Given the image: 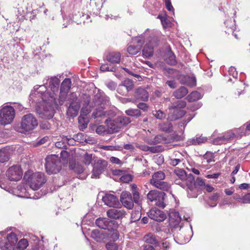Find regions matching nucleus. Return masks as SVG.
Instances as JSON below:
<instances>
[{
	"label": "nucleus",
	"mask_w": 250,
	"mask_h": 250,
	"mask_svg": "<svg viewBox=\"0 0 250 250\" xmlns=\"http://www.w3.org/2000/svg\"><path fill=\"white\" fill-rule=\"evenodd\" d=\"M43 84L37 85L30 95V100L39 104L40 108H43L40 114L43 118L50 119L54 115L52 107L53 104H56V93L58 92L59 79L56 77L48 78L43 80Z\"/></svg>",
	"instance_id": "nucleus-1"
},
{
	"label": "nucleus",
	"mask_w": 250,
	"mask_h": 250,
	"mask_svg": "<svg viewBox=\"0 0 250 250\" xmlns=\"http://www.w3.org/2000/svg\"><path fill=\"white\" fill-rule=\"evenodd\" d=\"M18 241L17 235L11 232L6 236V232H0V249L3 250H23L28 245L27 239H22L16 245Z\"/></svg>",
	"instance_id": "nucleus-2"
},
{
	"label": "nucleus",
	"mask_w": 250,
	"mask_h": 250,
	"mask_svg": "<svg viewBox=\"0 0 250 250\" xmlns=\"http://www.w3.org/2000/svg\"><path fill=\"white\" fill-rule=\"evenodd\" d=\"M174 182L177 185H181V182H185L188 187V195L189 197H197V189L195 187L194 177L191 174H187L183 169L176 168L174 170Z\"/></svg>",
	"instance_id": "nucleus-3"
},
{
	"label": "nucleus",
	"mask_w": 250,
	"mask_h": 250,
	"mask_svg": "<svg viewBox=\"0 0 250 250\" xmlns=\"http://www.w3.org/2000/svg\"><path fill=\"white\" fill-rule=\"evenodd\" d=\"M38 125L36 118L31 113L24 115L21 121V132L25 133L34 129Z\"/></svg>",
	"instance_id": "nucleus-4"
},
{
	"label": "nucleus",
	"mask_w": 250,
	"mask_h": 250,
	"mask_svg": "<svg viewBox=\"0 0 250 250\" xmlns=\"http://www.w3.org/2000/svg\"><path fill=\"white\" fill-rule=\"evenodd\" d=\"M45 168L48 174H56L61 169L60 160L56 155L48 156L45 159Z\"/></svg>",
	"instance_id": "nucleus-5"
},
{
	"label": "nucleus",
	"mask_w": 250,
	"mask_h": 250,
	"mask_svg": "<svg viewBox=\"0 0 250 250\" xmlns=\"http://www.w3.org/2000/svg\"><path fill=\"white\" fill-rule=\"evenodd\" d=\"M165 178V173L161 171L155 172L150 180V183L157 188L168 191L170 188V186L167 183L163 181Z\"/></svg>",
	"instance_id": "nucleus-6"
},
{
	"label": "nucleus",
	"mask_w": 250,
	"mask_h": 250,
	"mask_svg": "<svg viewBox=\"0 0 250 250\" xmlns=\"http://www.w3.org/2000/svg\"><path fill=\"white\" fill-rule=\"evenodd\" d=\"M15 116V110L10 105H5L0 109V124L7 125L10 124Z\"/></svg>",
	"instance_id": "nucleus-7"
},
{
	"label": "nucleus",
	"mask_w": 250,
	"mask_h": 250,
	"mask_svg": "<svg viewBox=\"0 0 250 250\" xmlns=\"http://www.w3.org/2000/svg\"><path fill=\"white\" fill-rule=\"evenodd\" d=\"M28 182L30 188L32 190H37L46 182V178L43 173L36 172L31 174Z\"/></svg>",
	"instance_id": "nucleus-8"
},
{
	"label": "nucleus",
	"mask_w": 250,
	"mask_h": 250,
	"mask_svg": "<svg viewBox=\"0 0 250 250\" xmlns=\"http://www.w3.org/2000/svg\"><path fill=\"white\" fill-rule=\"evenodd\" d=\"M166 194L163 192L156 190H150L147 194V199L151 202H154L155 205L160 208H164L165 196Z\"/></svg>",
	"instance_id": "nucleus-9"
},
{
	"label": "nucleus",
	"mask_w": 250,
	"mask_h": 250,
	"mask_svg": "<svg viewBox=\"0 0 250 250\" xmlns=\"http://www.w3.org/2000/svg\"><path fill=\"white\" fill-rule=\"evenodd\" d=\"M69 100L70 105L68 107L67 115L69 117H74L77 115L80 107L76 94L72 93L70 95Z\"/></svg>",
	"instance_id": "nucleus-10"
},
{
	"label": "nucleus",
	"mask_w": 250,
	"mask_h": 250,
	"mask_svg": "<svg viewBox=\"0 0 250 250\" xmlns=\"http://www.w3.org/2000/svg\"><path fill=\"white\" fill-rule=\"evenodd\" d=\"M7 178L11 181H18L22 176V171L21 167L18 165L10 167L6 172Z\"/></svg>",
	"instance_id": "nucleus-11"
},
{
	"label": "nucleus",
	"mask_w": 250,
	"mask_h": 250,
	"mask_svg": "<svg viewBox=\"0 0 250 250\" xmlns=\"http://www.w3.org/2000/svg\"><path fill=\"white\" fill-rule=\"evenodd\" d=\"M244 130V128L240 127L235 129L233 131H229L226 132L222 136L218 137L214 141V143L216 144H221L226 141H228L233 139L234 137H241L240 136L241 134L240 131Z\"/></svg>",
	"instance_id": "nucleus-12"
},
{
	"label": "nucleus",
	"mask_w": 250,
	"mask_h": 250,
	"mask_svg": "<svg viewBox=\"0 0 250 250\" xmlns=\"http://www.w3.org/2000/svg\"><path fill=\"white\" fill-rule=\"evenodd\" d=\"M144 42V39L143 36L135 37L131 44L128 46L127 49V52L131 55L137 54L141 50Z\"/></svg>",
	"instance_id": "nucleus-13"
},
{
	"label": "nucleus",
	"mask_w": 250,
	"mask_h": 250,
	"mask_svg": "<svg viewBox=\"0 0 250 250\" xmlns=\"http://www.w3.org/2000/svg\"><path fill=\"white\" fill-rule=\"evenodd\" d=\"M120 201L122 205L128 209H132L134 206V201L131 193L126 191L122 192L120 195Z\"/></svg>",
	"instance_id": "nucleus-14"
},
{
	"label": "nucleus",
	"mask_w": 250,
	"mask_h": 250,
	"mask_svg": "<svg viewBox=\"0 0 250 250\" xmlns=\"http://www.w3.org/2000/svg\"><path fill=\"white\" fill-rule=\"evenodd\" d=\"M107 166V163L104 160H99L95 164L93 172L91 175L92 178H97L104 170Z\"/></svg>",
	"instance_id": "nucleus-15"
},
{
	"label": "nucleus",
	"mask_w": 250,
	"mask_h": 250,
	"mask_svg": "<svg viewBox=\"0 0 250 250\" xmlns=\"http://www.w3.org/2000/svg\"><path fill=\"white\" fill-rule=\"evenodd\" d=\"M148 216L150 219L158 222H162L167 218L166 214L163 211L155 208L149 210Z\"/></svg>",
	"instance_id": "nucleus-16"
},
{
	"label": "nucleus",
	"mask_w": 250,
	"mask_h": 250,
	"mask_svg": "<svg viewBox=\"0 0 250 250\" xmlns=\"http://www.w3.org/2000/svg\"><path fill=\"white\" fill-rule=\"evenodd\" d=\"M102 200L105 205L109 207L117 208L120 205L117 197L112 194L106 193Z\"/></svg>",
	"instance_id": "nucleus-17"
},
{
	"label": "nucleus",
	"mask_w": 250,
	"mask_h": 250,
	"mask_svg": "<svg viewBox=\"0 0 250 250\" xmlns=\"http://www.w3.org/2000/svg\"><path fill=\"white\" fill-rule=\"evenodd\" d=\"M157 45L156 40L154 38L151 39L145 44L143 49V54L145 57H149L153 54V48Z\"/></svg>",
	"instance_id": "nucleus-18"
},
{
	"label": "nucleus",
	"mask_w": 250,
	"mask_h": 250,
	"mask_svg": "<svg viewBox=\"0 0 250 250\" xmlns=\"http://www.w3.org/2000/svg\"><path fill=\"white\" fill-rule=\"evenodd\" d=\"M107 126V133L112 134L118 132L121 128V125L119 124L117 120H111L107 119L105 121Z\"/></svg>",
	"instance_id": "nucleus-19"
},
{
	"label": "nucleus",
	"mask_w": 250,
	"mask_h": 250,
	"mask_svg": "<svg viewBox=\"0 0 250 250\" xmlns=\"http://www.w3.org/2000/svg\"><path fill=\"white\" fill-rule=\"evenodd\" d=\"M181 221V217L178 212H171L169 214V225L171 227L176 229L179 227L180 223ZM181 228H180V229Z\"/></svg>",
	"instance_id": "nucleus-20"
},
{
	"label": "nucleus",
	"mask_w": 250,
	"mask_h": 250,
	"mask_svg": "<svg viewBox=\"0 0 250 250\" xmlns=\"http://www.w3.org/2000/svg\"><path fill=\"white\" fill-rule=\"evenodd\" d=\"M114 221H109L106 218H100L96 220V225L100 228L106 230L108 229L112 225H114Z\"/></svg>",
	"instance_id": "nucleus-21"
},
{
	"label": "nucleus",
	"mask_w": 250,
	"mask_h": 250,
	"mask_svg": "<svg viewBox=\"0 0 250 250\" xmlns=\"http://www.w3.org/2000/svg\"><path fill=\"white\" fill-rule=\"evenodd\" d=\"M126 212L124 210L111 208L106 211L107 216L110 218L119 219L124 217Z\"/></svg>",
	"instance_id": "nucleus-22"
},
{
	"label": "nucleus",
	"mask_w": 250,
	"mask_h": 250,
	"mask_svg": "<svg viewBox=\"0 0 250 250\" xmlns=\"http://www.w3.org/2000/svg\"><path fill=\"white\" fill-rule=\"evenodd\" d=\"M91 105L89 104H87L84 106H83L81 111V115L78 118L79 122L81 124L82 123V121H83L84 123L81 125V128L82 129H84L87 127V121H85L84 119L83 116H85L89 112L91 111Z\"/></svg>",
	"instance_id": "nucleus-23"
},
{
	"label": "nucleus",
	"mask_w": 250,
	"mask_h": 250,
	"mask_svg": "<svg viewBox=\"0 0 250 250\" xmlns=\"http://www.w3.org/2000/svg\"><path fill=\"white\" fill-rule=\"evenodd\" d=\"M16 190L17 196L19 197L26 198H34L31 196V194L30 193L32 190L30 188L27 189L24 185L18 186Z\"/></svg>",
	"instance_id": "nucleus-24"
},
{
	"label": "nucleus",
	"mask_w": 250,
	"mask_h": 250,
	"mask_svg": "<svg viewBox=\"0 0 250 250\" xmlns=\"http://www.w3.org/2000/svg\"><path fill=\"white\" fill-rule=\"evenodd\" d=\"M97 99H98V96H96L94 99V100L95 101L94 102V104L95 106H98L96 108L95 110L92 113V116L94 118H96L105 115V113L104 111V107L101 105L102 104V102L101 100L97 101Z\"/></svg>",
	"instance_id": "nucleus-25"
},
{
	"label": "nucleus",
	"mask_w": 250,
	"mask_h": 250,
	"mask_svg": "<svg viewBox=\"0 0 250 250\" xmlns=\"http://www.w3.org/2000/svg\"><path fill=\"white\" fill-rule=\"evenodd\" d=\"M91 236L97 242H104L106 241L105 230H93L91 232Z\"/></svg>",
	"instance_id": "nucleus-26"
},
{
	"label": "nucleus",
	"mask_w": 250,
	"mask_h": 250,
	"mask_svg": "<svg viewBox=\"0 0 250 250\" xmlns=\"http://www.w3.org/2000/svg\"><path fill=\"white\" fill-rule=\"evenodd\" d=\"M106 241L109 240L110 241H115L119 238V234L118 231L114 229L111 227L105 230Z\"/></svg>",
	"instance_id": "nucleus-27"
},
{
	"label": "nucleus",
	"mask_w": 250,
	"mask_h": 250,
	"mask_svg": "<svg viewBox=\"0 0 250 250\" xmlns=\"http://www.w3.org/2000/svg\"><path fill=\"white\" fill-rule=\"evenodd\" d=\"M133 87V82L129 80L126 79L124 81L123 84L119 85L117 91L119 93L124 95V93L120 92L121 89H125L126 91H128L132 89Z\"/></svg>",
	"instance_id": "nucleus-28"
},
{
	"label": "nucleus",
	"mask_w": 250,
	"mask_h": 250,
	"mask_svg": "<svg viewBox=\"0 0 250 250\" xmlns=\"http://www.w3.org/2000/svg\"><path fill=\"white\" fill-rule=\"evenodd\" d=\"M135 96L139 100L146 101L148 99V94L145 89L139 87L136 90Z\"/></svg>",
	"instance_id": "nucleus-29"
},
{
	"label": "nucleus",
	"mask_w": 250,
	"mask_h": 250,
	"mask_svg": "<svg viewBox=\"0 0 250 250\" xmlns=\"http://www.w3.org/2000/svg\"><path fill=\"white\" fill-rule=\"evenodd\" d=\"M131 191L133 196V201L136 203H139L140 198L139 189L136 185L133 184L130 185Z\"/></svg>",
	"instance_id": "nucleus-30"
},
{
	"label": "nucleus",
	"mask_w": 250,
	"mask_h": 250,
	"mask_svg": "<svg viewBox=\"0 0 250 250\" xmlns=\"http://www.w3.org/2000/svg\"><path fill=\"white\" fill-rule=\"evenodd\" d=\"M106 59L111 63H119L121 60V55L118 52H112L107 56Z\"/></svg>",
	"instance_id": "nucleus-31"
},
{
	"label": "nucleus",
	"mask_w": 250,
	"mask_h": 250,
	"mask_svg": "<svg viewBox=\"0 0 250 250\" xmlns=\"http://www.w3.org/2000/svg\"><path fill=\"white\" fill-rule=\"evenodd\" d=\"M207 141V138L205 137H203L202 136H196L194 138H192L189 141H188V143L190 145H199L202 144L203 143H205Z\"/></svg>",
	"instance_id": "nucleus-32"
},
{
	"label": "nucleus",
	"mask_w": 250,
	"mask_h": 250,
	"mask_svg": "<svg viewBox=\"0 0 250 250\" xmlns=\"http://www.w3.org/2000/svg\"><path fill=\"white\" fill-rule=\"evenodd\" d=\"M188 93V89L186 87L182 86L174 92L173 95L177 99H181L186 96Z\"/></svg>",
	"instance_id": "nucleus-33"
},
{
	"label": "nucleus",
	"mask_w": 250,
	"mask_h": 250,
	"mask_svg": "<svg viewBox=\"0 0 250 250\" xmlns=\"http://www.w3.org/2000/svg\"><path fill=\"white\" fill-rule=\"evenodd\" d=\"M82 133H78L76 135H74L73 138H71L68 136H64L63 139L64 141H68L69 142H68V144L69 145H73L75 141H77L78 142H81L82 141L81 138L83 137Z\"/></svg>",
	"instance_id": "nucleus-34"
},
{
	"label": "nucleus",
	"mask_w": 250,
	"mask_h": 250,
	"mask_svg": "<svg viewBox=\"0 0 250 250\" xmlns=\"http://www.w3.org/2000/svg\"><path fill=\"white\" fill-rule=\"evenodd\" d=\"M186 105V103L185 101L183 100L177 101L172 104L171 106L169 107V110L174 109V111H177L178 108H184Z\"/></svg>",
	"instance_id": "nucleus-35"
},
{
	"label": "nucleus",
	"mask_w": 250,
	"mask_h": 250,
	"mask_svg": "<svg viewBox=\"0 0 250 250\" xmlns=\"http://www.w3.org/2000/svg\"><path fill=\"white\" fill-rule=\"evenodd\" d=\"M9 152L7 148H3L0 150V162L3 163L9 159Z\"/></svg>",
	"instance_id": "nucleus-36"
},
{
	"label": "nucleus",
	"mask_w": 250,
	"mask_h": 250,
	"mask_svg": "<svg viewBox=\"0 0 250 250\" xmlns=\"http://www.w3.org/2000/svg\"><path fill=\"white\" fill-rule=\"evenodd\" d=\"M144 241L147 243L146 245H156L157 243V240L152 234L146 235L144 237Z\"/></svg>",
	"instance_id": "nucleus-37"
},
{
	"label": "nucleus",
	"mask_w": 250,
	"mask_h": 250,
	"mask_svg": "<svg viewBox=\"0 0 250 250\" xmlns=\"http://www.w3.org/2000/svg\"><path fill=\"white\" fill-rule=\"evenodd\" d=\"M201 98V94L198 91L191 92L187 97L188 101L190 102H193L200 99Z\"/></svg>",
	"instance_id": "nucleus-38"
},
{
	"label": "nucleus",
	"mask_w": 250,
	"mask_h": 250,
	"mask_svg": "<svg viewBox=\"0 0 250 250\" xmlns=\"http://www.w3.org/2000/svg\"><path fill=\"white\" fill-rule=\"evenodd\" d=\"M71 86V81L70 79H65L62 83L61 89L69 91Z\"/></svg>",
	"instance_id": "nucleus-39"
},
{
	"label": "nucleus",
	"mask_w": 250,
	"mask_h": 250,
	"mask_svg": "<svg viewBox=\"0 0 250 250\" xmlns=\"http://www.w3.org/2000/svg\"><path fill=\"white\" fill-rule=\"evenodd\" d=\"M116 119L117 120V122L119 123V124L121 125V128L123 125H127L130 122V120L129 118L126 117H119Z\"/></svg>",
	"instance_id": "nucleus-40"
},
{
	"label": "nucleus",
	"mask_w": 250,
	"mask_h": 250,
	"mask_svg": "<svg viewBox=\"0 0 250 250\" xmlns=\"http://www.w3.org/2000/svg\"><path fill=\"white\" fill-rule=\"evenodd\" d=\"M68 91L64 90H60V93L59 95V103L60 104H62L64 101L65 100L66 96L67 95Z\"/></svg>",
	"instance_id": "nucleus-41"
},
{
	"label": "nucleus",
	"mask_w": 250,
	"mask_h": 250,
	"mask_svg": "<svg viewBox=\"0 0 250 250\" xmlns=\"http://www.w3.org/2000/svg\"><path fill=\"white\" fill-rule=\"evenodd\" d=\"M127 115L131 116L139 117L141 115L140 111L137 109H129L125 111Z\"/></svg>",
	"instance_id": "nucleus-42"
},
{
	"label": "nucleus",
	"mask_w": 250,
	"mask_h": 250,
	"mask_svg": "<svg viewBox=\"0 0 250 250\" xmlns=\"http://www.w3.org/2000/svg\"><path fill=\"white\" fill-rule=\"evenodd\" d=\"M141 213L139 210L132 211L131 215V220L132 222H136L141 218Z\"/></svg>",
	"instance_id": "nucleus-43"
},
{
	"label": "nucleus",
	"mask_w": 250,
	"mask_h": 250,
	"mask_svg": "<svg viewBox=\"0 0 250 250\" xmlns=\"http://www.w3.org/2000/svg\"><path fill=\"white\" fill-rule=\"evenodd\" d=\"M186 81L183 82L184 83H185L189 86H193L195 85L196 84V80L194 77H190L188 76H186L185 77Z\"/></svg>",
	"instance_id": "nucleus-44"
},
{
	"label": "nucleus",
	"mask_w": 250,
	"mask_h": 250,
	"mask_svg": "<svg viewBox=\"0 0 250 250\" xmlns=\"http://www.w3.org/2000/svg\"><path fill=\"white\" fill-rule=\"evenodd\" d=\"M106 249L108 250H119V246L115 243L109 242L106 245Z\"/></svg>",
	"instance_id": "nucleus-45"
},
{
	"label": "nucleus",
	"mask_w": 250,
	"mask_h": 250,
	"mask_svg": "<svg viewBox=\"0 0 250 250\" xmlns=\"http://www.w3.org/2000/svg\"><path fill=\"white\" fill-rule=\"evenodd\" d=\"M92 160V156L91 154L85 153L83 157V162L86 165H89Z\"/></svg>",
	"instance_id": "nucleus-46"
},
{
	"label": "nucleus",
	"mask_w": 250,
	"mask_h": 250,
	"mask_svg": "<svg viewBox=\"0 0 250 250\" xmlns=\"http://www.w3.org/2000/svg\"><path fill=\"white\" fill-rule=\"evenodd\" d=\"M101 148L106 150H121V147L119 146H102Z\"/></svg>",
	"instance_id": "nucleus-47"
},
{
	"label": "nucleus",
	"mask_w": 250,
	"mask_h": 250,
	"mask_svg": "<svg viewBox=\"0 0 250 250\" xmlns=\"http://www.w3.org/2000/svg\"><path fill=\"white\" fill-rule=\"evenodd\" d=\"M71 167L74 169V171L77 173H81L83 171V167L78 164H74L73 167H72V165H71Z\"/></svg>",
	"instance_id": "nucleus-48"
},
{
	"label": "nucleus",
	"mask_w": 250,
	"mask_h": 250,
	"mask_svg": "<svg viewBox=\"0 0 250 250\" xmlns=\"http://www.w3.org/2000/svg\"><path fill=\"white\" fill-rule=\"evenodd\" d=\"M183 159L182 156H181V157L177 158H171L170 160V164L173 166H176L180 162L183 161Z\"/></svg>",
	"instance_id": "nucleus-49"
},
{
	"label": "nucleus",
	"mask_w": 250,
	"mask_h": 250,
	"mask_svg": "<svg viewBox=\"0 0 250 250\" xmlns=\"http://www.w3.org/2000/svg\"><path fill=\"white\" fill-rule=\"evenodd\" d=\"M153 115L157 118L160 120H162L165 118L166 114L162 112L161 110L156 111L155 113H153Z\"/></svg>",
	"instance_id": "nucleus-50"
},
{
	"label": "nucleus",
	"mask_w": 250,
	"mask_h": 250,
	"mask_svg": "<svg viewBox=\"0 0 250 250\" xmlns=\"http://www.w3.org/2000/svg\"><path fill=\"white\" fill-rule=\"evenodd\" d=\"M96 131L98 134H102L105 132L107 133V127H105L103 125H99L97 127Z\"/></svg>",
	"instance_id": "nucleus-51"
},
{
	"label": "nucleus",
	"mask_w": 250,
	"mask_h": 250,
	"mask_svg": "<svg viewBox=\"0 0 250 250\" xmlns=\"http://www.w3.org/2000/svg\"><path fill=\"white\" fill-rule=\"evenodd\" d=\"M132 179V176L130 174L124 175L120 178L121 181L124 183H128L129 182L131 181Z\"/></svg>",
	"instance_id": "nucleus-52"
},
{
	"label": "nucleus",
	"mask_w": 250,
	"mask_h": 250,
	"mask_svg": "<svg viewBox=\"0 0 250 250\" xmlns=\"http://www.w3.org/2000/svg\"><path fill=\"white\" fill-rule=\"evenodd\" d=\"M242 128H244V130H241L240 131L241 134H240V136H242L243 135L248 134L250 132V123L246 127L244 126H242Z\"/></svg>",
	"instance_id": "nucleus-53"
},
{
	"label": "nucleus",
	"mask_w": 250,
	"mask_h": 250,
	"mask_svg": "<svg viewBox=\"0 0 250 250\" xmlns=\"http://www.w3.org/2000/svg\"><path fill=\"white\" fill-rule=\"evenodd\" d=\"M63 137L62 138V141H59L56 143L55 146L56 147L58 148H63L66 146V143L68 144V142H69L68 141H64L63 139Z\"/></svg>",
	"instance_id": "nucleus-54"
},
{
	"label": "nucleus",
	"mask_w": 250,
	"mask_h": 250,
	"mask_svg": "<svg viewBox=\"0 0 250 250\" xmlns=\"http://www.w3.org/2000/svg\"><path fill=\"white\" fill-rule=\"evenodd\" d=\"M171 125L169 123H168L166 125H161L160 128L162 130L164 131H170L171 129Z\"/></svg>",
	"instance_id": "nucleus-55"
},
{
	"label": "nucleus",
	"mask_w": 250,
	"mask_h": 250,
	"mask_svg": "<svg viewBox=\"0 0 250 250\" xmlns=\"http://www.w3.org/2000/svg\"><path fill=\"white\" fill-rule=\"evenodd\" d=\"M242 204H247L250 203V193L247 194H246L242 198L241 201Z\"/></svg>",
	"instance_id": "nucleus-56"
},
{
	"label": "nucleus",
	"mask_w": 250,
	"mask_h": 250,
	"mask_svg": "<svg viewBox=\"0 0 250 250\" xmlns=\"http://www.w3.org/2000/svg\"><path fill=\"white\" fill-rule=\"evenodd\" d=\"M229 73L230 75H232L233 78H237V72L236 71V69L234 67H230L229 70Z\"/></svg>",
	"instance_id": "nucleus-57"
},
{
	"label": "nucleus",
	"mask_w": 250,
	"mask_h": 250,
	"mask_svg": "<svg viewBox=\"0 0 250 250\" xmlns=\"http://www.w3.org/2000/svg\"><path fill=\"white\" fill-rule=\"evenodd\" d=\"M165 5L167 9L169 11H173L174 8L171 5L170 0H165Z\"/></svg>",
	"instance_id": "nucleus-58"
},
{
	"label": "nucleus",
	"mask_w": 250,
	"mask_h": 250,
	"mask_svg": "<svg viewBox=\"0 0 250 250\" xmlns=\"http://www.w3.org/2000/svg\"><path fill=\"white\" fill-rule=\"evenodd\" d=\"M114 68L113 67L110 68L106 64H103L101 67L100 70L102 71H113Z\"/></svg>",
	"instance_id": "nucleus-59"
},
{
	"label": "nucleus",
	"mask_w": 250,
	"mask_h": 250,
	"mask_svg": "<svg viewBox=\"0 0 250 250\" xmlns=\"http://www.w3.org/2000/svg\"><path fill=\"white\" fill-rule=\"evenodd\" d=\"M178 113H179L178 115H177L175 116H172V115H170V114H168V118L169 119H170L171 120H176L182 116V115L183 114V111L180 110L179 112H178Z\"/></svg>",
	"instance_id": "nucleus-60"
},
{
	"label": "nucleus",
	"mask_w": 250,
	"mask_h": 250,
	"mask_svg": "<svg viewBox=\"0 0 250 250\" xmlns=\"http://www.w3.org/2000/svg\"><path fill=\"white\" fill-rule=\"evenodd\" d=\"M110 161L113 164H118V165H121L122 164V162L119 159H118L117 157H113V156L111 157L110 158Z\"/></svg>",
	"instance_id": "nucleus-61"
},
{
	"label": "nucleus",
	"mask_w": 250,
	"mask_h": 250,
	"mask_svg": "<svg viewBox=\"0 0 250 250\" xmlns=\"http://www.w3.org/2000/svg\"><path fill=\"white\" fill-rule=\"evenodd\" d=\"M138 107L141 110H143L144 111L147 110L148 108V106L147 104L145 103H140L138 104Z\"/></svg>",
	"instance_id": "nucleus-62"
},
{
	"label": "nucleus",
	"mask_w": 250,
	"mask_h": 250,
	"mask_svg": "<svg viewBox=\"0 0 250 250\" xmlns=\"http://www.w3.org/2000/svg\"><path fill=\"white\" fill-rule=\"evenodd\" d=\"M166 84L172 89L175 88L177 86L176 83L173 81H167L166 82Z\"/></svg>",
	"instance_id": "nucleus-63"
},
{
	"label": "nucleus",
	"mask_w": 250,
	"mask_h": 250,
	"mask_svg": "<svg viewBox=\"0 0 250 250\" xmlns=\"http://www.w3.org/2000/svg\"><path fill=\"white\" fill-rule=\"evenodd\" d=\"M61 156L62 159L66 160L69 156V153L67 151L63 150L61 153Z\"/></svg>",
	"instance_id": "nucleus-64"
}]
</instances>
